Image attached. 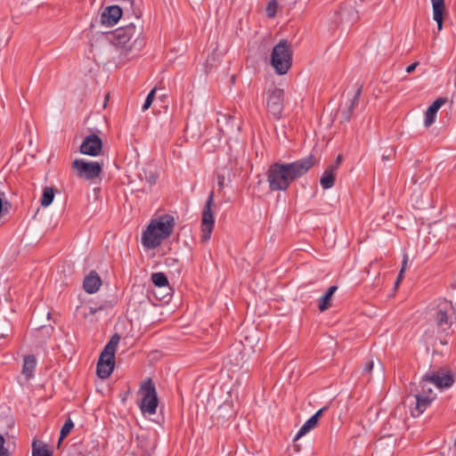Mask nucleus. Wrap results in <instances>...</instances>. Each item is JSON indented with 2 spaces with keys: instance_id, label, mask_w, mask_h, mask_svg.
Listing matches in <instances>:
<instances>
[{
  "instance_id": "f257e3e1",
  "label": "nucleus",
  "mask_w": 456,
  "mask_h": 456,
  "mask_svg": "<svg viewBox=\"0 0 456 456\" xmlns=\"http://www.w3.org/2000/svg\"><path fill=\"white\" fill-rule=\"evenodd\" d=\"M174 226L175 219L167 214L151 219L142 233V247L145 249H155L172 234Z\"/></svg>"
},
{
  "instance_id": "f03ea898",
  "label": "nucleus",
  "mask_w": 456,
  "mask_h": 456,
  "mask_svg": "<svg viewBox=\"0 0 456 456\" xmlns=\"http://www.w3.org/2000/svg\"><path fill=\"white\" fill-rule=\"evenodd\" d=\"M112 45L126 55L132 52H139L142 46V28L134 23L117 28L112 33Z\"/></svg>"
},
{
  "instance_id": "7ed1b4c3",
  "label": "nucleus",
  "mask_w": 456,
  "mask_h": 456,
  "mask_svg": "<svg viewBox=\"0 0 456 456\" xmlns=\"http://www.w3.org/2000/svg\"><path fill=\"white\" fill-rule=\"evenodd\" d=\"M120 337L118 334H114L100 354L96 372L98 377L102 379H108L114 370L115 352Z\"/></svg>"
},
{
  "instance_id": "20e7f679",
  "label": "nucleus",
  "mask_w": 456,
  "mask_h": 456,
  "mask_svg": "<svg viewBox=\"0 0 456 456\" xmlns=\"http://www.w3.org/2000/svg\"><path fill=\"white\" fill-rule=\"evenodd\" d=\"M271 65L278 75L286 74L292 65V50L290 44L281 39L273 49Z\"/></svg>"
},
{
  "instance_id": "39448f33",
  "label": "nucleus",
  "mask_w": 456,
  "mask_h": 456,
  "mask_svg": "<svg viewBox=\"0 0 456 456\" xmlns=\"http://www.w3.org/2000/svg\"><path fill=\"white\" fill-rule=\"evenodd\" d=\"M139 393L142 395V400L139 404L142 412L153 415L157 411L159 399L155 385L151 379L142 383Z\"/></svg>"
},
{
  "instance_id": "423d86ee",
  "label": "nucleus",
  "mask_w": 456,
  "mask_h": 456,
  "mask_svg": "<svg viewBox=\"0 0 456 456\" xmlns=\"http://www.w3.org/2000/svg\"><path fill=\"white\" fill-rule=\"evenodd\" d=\"M266 108L274 118L280 119L284 109V90L277 87L270 88L266 96Z\"/></svg>"
},
{
  "instance_id": "0eeeda50",
  "label": "nucleus",
  "mask_w": 456,
  "mask_h": 456,
  "mask_svg": "<svg viewBox=\"0 0 456 456\" xmlns=\"http://www.w3.org/2000/svg\"><path fill=\"white\" fill-rule=\"evenodd\" d=\"M214 201V192L211 191L208 197L206 204L202 211L201 220V236L202 242H206L210 239L211 232L215 224V217L211 207Z\"/></svg>"
},
{
  "instance_id": "6e6552de",
  "label": "nucleus",
  "mask_w": 456,
  "mask_h": 456,
  "mask_svg": "<svg viewBox=\"0 0 456 456\" xmlns=\"http://www.w3.org/2000/svg\"><path fill=\"white\" fill-rule=\"evenodd\" d=\"M316 162L315 156L310 154L304 159L288 164L273 163L268 171H308L314 167Z\"/></svg>"
},
{
  "instance_id": "1a4fd4ad",
  "label": "nucleus",
  "mask_w": 456,
  "mask_h": 456,
  "mask_svg": "<svg viewBox=\"0 0 456 456\" xmlns=\"http://www.w3.org/2000/svg\"><path fill=\"white\" fill-rule=\"evenodd\" d=\"M302 173H268L267 181L273 191L285 190L289 183Z\"/></svg>"
},
{
  "instance_id": "9d476101",
  "label": "nucleus",
  "mask_w": 456,
  "mask_h": 456,
  "mask_svg": "<svg viewBox=\"0 0 456 456\" xmlns=\"http://www.w3.org/2000/svg\"><path fill=\"white\" fill-rule=\"evenodd\" d=\"M425 380L434 384L438 388H447L452 386L453 378L450 371H431L425 375Z\"/></svg>"
},
{
  "instance_id": "9b49d317",
  "label": "nucleus",
  "mask_w": 456,
  "mask_h": 456,
  "mask_svg": "<svg viewBox=\"0 0 456 456\" xmlns=\"http://www.w3.org/2000/svg\"><path fill=\"white\" fill-rule=\"evenodd\" d=\"M102 148V142L101 138L92 134L85 137L80 145V152L86 155L97 156L101 152Z\"/></svg>"
},
{
  "instance_id": "f8f14e48",
  "label": "nucleus",
  "mask_w": 456,
  "mask_h": 456,
  "mask_svg": "<svg viewBox=\"0 0 456 456\" xmlns=\"http://www.w3.org/2000/svg\"><path fill=\"white\" fill-rule=\"evenodd\" d=\"M123 15V10L118 5L106 7L101 13V23L106 27H112Z\"/></svg>"
},
{
  "instance_id": "ddd939ff",
  "label": "nucleus",
  "mask_w": 456,
  "mask_h": 456,
  "mask_svg": "<svg viewBox=\"0 0 456 456\" xmlns=\"http://www.w3.org/2000/svg\"><path fill=\"white\" fill-rule=\"evenodd\" d=\"M134 177L127 175L128 183H135L137 178L140 182V185L135 186L136 190L145 191L155 184L158 176L156 173H132Z\"/></svg>"
},
{
  "instance_id": "4468645a",
  "label": "nucleus",
  "mask_w": 456,
  "mask_h": 456,
  "mask_svg": "<svg viewBox=\"0 0 456 456\" xmlns=\"http://www.w3.org/2000/svg\"><path fill=\"white\" fill-rule=\"evenodd\" d=\"M452 309V305L446 300H443L439 305V309L436 313V320L438 327L446 330L451 327V322L448 318V312Z\"/></svg>"
},
{
  "instance_id": "2eb2a0df",
  "label": "nucleus",
  "mask_w": 456,
  "mask_h": 456,
  "mask_svg": "<svg viewBox=\"0 0 456 456\" xmlns=\"http://www.w3.org/2000/svg\"><path fill=\"white\" fill-rule=\"evenodd\" d=\"M72 168L74 171H102V165L98 161L77 159L72 162Z\"/></svg>"
},
{
  "instance_id": "dca6fc26",
  "label": "nucleus",
  "mask_w": 456,
  "mask_h": 456,
  "mask_svg": "<svg viewBox=\"0 0 456 456\" xmlns=\"http://www.w3.org/2000/svg\"><path fill=\"white\" fill-rule=\"evenodd\" d=\"M415 397V406L411 408V416L416 418L420 416L431 404L434 401L430 397L426 395H421L419 393L414 395Z\"/></svg>"
},
{
  "instance_id": "f3484780",
  "label": "nucleus",
  "mask_w": 456,
  "mask_h": 456,
  "mask_svg": "<svg viewBox=\"0 0 456 456\" xmlns=\"http://www.w3.org/2000/svg\"><path fill=\"white\" fill-rule=\"evenodd\" d=\"M361 93L362 88L360 87L357 89L353 98L349 100V102L346 103L345 107L339 109L338 114L340 115L343 121H348L350 119L354 109L358 105Z\"/></svg>"
},
{
  "instance_id": "a211bd4d",
  "label": "nucleus",
  "mask_w": 456,
  "mask_h": 456,
  "mask_svg": "<svg viewBox=\"0 0 456 456\" xmlns=\"http://www.w3.org/2000/svg\"><path fill=\"white\" fill-rule=\"evenodd\" d=\"M445 102L446 100L444 98H438L428 108L425 112L424 119V126L426 127L430 126L435 122L437 111Z\"/></svg>"
},
{
  "instance_id": "6ab92c4d",
  "label": "nucleus",
  "mask_w": 456,
  "mask_h": 456,
  "mask_svg": "<svg viewBox=\"0 0 456 456\" xmlns=\"http://www.w3.org/2000/svg\"><path fill=\"white\" fill-rule=\"evenodd\" d=\"M102 286V280L99 274L92 271L84 280L83 287L84 289L89 293L94 294L99 290Z\"/></svg>"
},
{
  "instance_id": "aec40b11",
  "label": "nucleus",
  "mask_w": 456,
  "mask_h": 456,
  "mask_svg": "<svg viewBox=\"0 0 456 456\" xmlns=\"http://www.w3.org/2000/svg\"><path fill=\"white\" fill-rule=\"evenodd\" d=\"M217 125L223 134H230L234 131V117L226 113H218Z\"/></svg>"
},
{
  "instance_id": "412c9836",
  "label": "nucleus",
  "mask_w": 456,
  "mask_h": 456,
  "mask_svg": "<svg viewBox=\"0 0 456 456\" xmlns=\"http://www.w3.org/2000/svg\"><path fill=\"white\" fill-rule=\"evenodd\" d=\"M433 8V19L437 23L438 30L443 28L444 12L445 9L444 0H431Z\"/></svg>"
},
{
  "instance_id": "4be33fe9",
  "label": "nucleus",
  "mask_w": 456,
  "mask_h": 456,
  "mask_svg": "<svg viewBox=\"0 0 456 456\" xmlns=\"http://www.w3.org/2000/svg\"><path fill=\"white\" fill-rule=\"evenodd\" d=\"M37 366L36 357L32 354L24 356L21 373L25 376L26 379L34 377V371Z\"/></svg>"
},
{
  "instance_id": "5701e85b",
  "label": "nucleus",
  "mask_w": 456,
  "mask_h": 456,
  "mask_svg": "<svg viewBox=\"0 0 456 456\" xmlns=\"http://www.w3.org/2000/svg\"><path fill=\"white\" fill-rule=\"evenodd\" d=\"M337 286H330L326 291V293L320 298L318 307L321 312H324L325 310L330 307L332 297L334 293L337 291Z\"/></svg>"
},
{
  "instance_id": "b1692460",
  "label": "nucleus",
  "mask_w": 456,
  "mask_h": 456,
  "mask_svg": "<svg viewBox=\"0 0 456 456\" xmlns=\"http://www.w3.org/2000/svg\"><path fill=\"white\" fill-rule=\"evenodd\" d=\"M55 195V190L53 186H45L43 189L42 197L40 199V204L42 207H49L53 201Z\"/></svg>"
},
{
  "instance_id": "393cba45",
  "label": "nucleus",
  "mask_w": 456,
  "mask_h": 456,
  "mask_svg": "<svg viewBox=\"0 0 456 456\" xmlns=\"http://www.w3.org/2000/svg\"><path fill=\"white\" fill-rule=\"evenodd\" d=\"M32 456H53V453L46 444L34 441L32 444Z\"/></svg>"
},
{
  "instance_id": "a878e982",
  "label": "nucleus",
  "mask_w": 456,
  "mask_h": 456,
  "mask_svg": "<svg viewBox=\"0 0 456 456\" xmlns=\"http://www.w3.org/2000/svg\"><path fill=\"white\" fill-rule=\"evenodd\" d=\"M316 425H317V421L315 420V417H311L298 429L295 438L298 439L301 436H305L306 433H308L310 430H312Z\"/></svg>"
},
{
  "instance_id": "bb28decb",
  "label": "nucleus",
  "mask_w": 456,
  "mask_h": 456,
  "mask_svg": "<svg viewBox=\"0 0 456 456\" xmlns=\"http://www.w3.org/2000/svg\"><path fill=\"white\" fill-rule=\"evenodd\" d=\"M429 381L425 380V376L422 378L419 386L421 390L418 391L417 393L420 394L421 395H426L428 397H430L432 400H435L436 397V393L433 391L431 387L429 386Z\"/></svg>"
},
{
  "instance_id": "cd10ccee",
  "label": "nucleus",
  "mask_w": 456,
  "mask_h": 456,
  "mask_svg": "<svg viewBox=\"0 0 456 456\" xmlns=\"http://www.w3.org/2000/svg\"><path fill=\"white\" fill-rule=\"evenodd\" d=\"M102 173H77L78 176L89 183V184H96L99 183L102 180L101 175Z\"/></svg>"
},
{
  "instance_id": "c85d7f7f",
  "label": "nucleus",
  "mask_w": 456,
  "mask_h": 456,
  "mask_svg": "<svg viewBox=\"0 0 456 456\" xmlns=\"http://www.w3.org/2000/svg\"><path fill=\"white\" fill-rule=\"evenodd\" d=\"M151 281L159 288L168 286V280L163 273H153Z\"/></svg>"
},
{
  "instance_id": "c756f323",
  "label": "nucleus",
  "mask_w": 456,
  "mask_h": 456,
  "mask_svg": "<svg viewBox=\"0 0 456 456\" xmlns=\"http://www.w3.org/2000/svg\"><path fill=\"white\" fill-rule=\"evenodd\" d=\"M336 176L335 173H323L320 183L323 189H330L334 185Z\"/></svg>"
},
{
  "instance_id": "7c9ffc66",
  "label": "nucleus",
  "mask_w": 456,
  "mask_h": 456,
  "mask_svg": "<svg viewBox=\"0 0 456 456\" xmlns=\"http://www.w3.org/2000/svg\"><path fill=\"white\" fill-rule=\"evenodd\" d=\"M74 428L73 421L69 419L62 426L60 433L59 444L69 434L71 429Z\"/></svg>"
},
{
  "instance_id": "2f4dec72",
  "label": "nucleus",
  "mask_w": 456,
  "mask_h": 456,
  "mask_svg": "<svg viewBox=\"0 0 456 456\" xmlns=\"http://www.w3.org/2000/svg\"><path fill=\"white\" fill-rule=\"evenodd\" d=\"M155 94H156V88H153L150 91V93L148 94V95L145 99V102L142 107V111L147 110L151 107V105L154 100Z\"/></svg>"
},
{
  "instance_id": "473e14b6",
  "label": "nucleus",
  "mask_w": 456,
  "mask_h": 456,
  "mask_svg": "<svg viewBox=\"0 0 456 456\" xmlns=\"http://www.w3.org/2000/svg\"><path fill=\"white\" fill-rule=\"evenodd\" d=\"M277 7H278V4L275 0L270 1L266 6L267 16L270 18L274 17L276 14V12H277Z\"/></svg>"
},
{
  "instance_id": "72a5a7b5",
  "label": "nucleus",
  "mask_w": 456,
  "mask_h": 456,
  "mask_svg": "<svg viewBox=\"0 0 456 456\" xmlns=\"http://www.w3.org/2000/svg\"><path fill=\"white\" fill-rule=\"evenodd\" d=\"M344 160V157L343 155L339 154L337 156L335 161L333 164H331L330 166H329L325 171H336L338 168L340 167V165L342 163V161Z\"/></svg>"
},
{
  "instance_id": "f704fd0d",
  "label": "nucleus",
  "mask_w": 456,
  "mask_h": 456,
  "mask_svg": "<svg viewBox=\"0 0 456 456\" xmlns=\"http://www.w3.org/2000/svg\"><path fill=\"white\" fill-rule=\"evenodd\" d=\"M137 443H138V444H141V446L143 449V452L146 455H149L151 453V452L153 450V445L146 444L147 441L143 438L137 437Z\"/></svg>"
},
{
  "instance_id": "c9c22d12",
  "label": "nucleus",
  "mask_w": 456,
  "mask_h": 456,
  "mask_svg": "<svg viewBox=\"0 0 456 456\" xmlns=\"http://www.w3.org/2000/svg\"><path fill=\"white\" fill-rule=\"evenodd\" d=\"M5 439L0 434V456H11L9 450L4 446Z\"/></svg>"
},
{
  "instance_id": "e433bc0d",
  "label": "nucleus",
  "mask_w": 456,
  "mask_h": 456,
  "mask_svg": "<svg viewBox=\"0 0 456 456\" xmlns=\"http://www.w3.org/2000/svg\"><path fill=\"white\" fill-rule=\"evenodd\" d=\"M226 177L224 174H218L216 176V183L219 189H223L225 185Z\"/></svg>"
},
{
  "instance_id": "4c0bfd02",
  "label": "nucleus",
  "mask_w": 456,
  "mask_h": 456,
  "mask_svg": "<svg viewBox=\"0 0 456 456\" xmlns=\"http://www.w3.org/2000/svg\"><path fill=\"white\" fill-rule=\"evenodd\" d=\"M372 369H373V361L370 360L365 363L363 371L366 373H370L372 370Z\"/></svg>"
},
{
  "instance_id": "58836bf2",
  "label": "nucleus",
  "mask_w": 456,
  "mask_h": 456,
  "mask_svg": "<svg viewBox=\"0 0 456 456\" xmlns=\"http://www.w3.org/2000/svg\"><path fill=\"white\" fill-rule=\"evenodd\" d=\"M9 331H10V324L6 323V330L4 331V330H0V338L7 337Z\"/></svg>"
},
{
  "instance_id": "ea45409f",
  "label": "nucleus",
  "mask_w": 456,
  "mask_h": 456,
  "mask_svg": "<svg viewBox=\"0 0 456 456\" xmlns=\"http://www.w3.org/2000/svg\"><path fill=\"white\" fill-rule=\"evenodd\" d=\"M326 410V407H323L317 411L312 417H315V420L318 422L319 418L321 417L322 413Z\"/></svg>"
},
{
  "instance_id": "a19ab883",
  "label": "nucleus",
  "mask_w": 456,
  "mask_h": 456,
  "mask_svg": "<svg viewBox=\"0 0 456 456\" xmlns=\"http://www.w3.org/2000/svg\"><path fill=\"white\" fill-rule=\"evenodd\" d=\"M51 330L52 327H42L38 332L45 333L46 337H49Z\"/></svg>"
},
{
  "instance_id": "79ce46f5",
  "label": "nucleus",
  "mask_w": 456,
  "mask_h": 456,
  "mask_svg": "<svg viewBox=\"0 0 456 456\" xmlns=\"http://www.w3.org/2000/svg\"><path fill=\"white\" fill-rule=\"evenodd\" d=\"M417 66H418V62H414V63H412V64L409 65V66L406 68V72H407V73H411V72H412V71L416 69V67H417Z\"/></svg>"
},
{
  "instance_id": "37998d69",
  "label": "nucleus",
  "mask_w": 456,
  "mask_h": 456,
  "mask_svg": "<svg viewBox=\"0 0 456 456\" xmlns=\"http://www.w3.org/2000/svg\"><path fill=\"white\" fill-rule=\"evenodd\" d=\"M406 265H407V256H405L403 257V265H402V268H403V270L405 269Z\"/></svg>"
},
{
  "instance_id": "c03bdc74",
  "label": "nucleus",
  "mask_w": 456,
  "mask_h": 456,
  "mask_svg": "<svg viewBox=\"0 0 456 456\" xmlns=\"http://www.w3.org/2000/svg\"><path fill=\"white\" fill-rule=\"evenodd\" d=\"M403 273V268H402L400 273H399V275H398V278H397V282L402 279Z\"/></svg>"
},
{
  "instance_id": "a18cd8bd",
  "label": "nucleus",
  "mask_w": 456,
  "mask_h": 456,
  "mask_svg": "<svg viewBox=\"0 0 456 456\" xmlns=\"http://www.w3.org/2000/svg\"><path fill=\"white\" fill-rule=\"evenodd\" d=\"M96 311H97L96 309L91 307L90 308V314H94L96 313Z\"/></svg>"
},
{
  "instance_id": "49530a36",
  "label": "nucleus",
  "mask_w": 456,
  "mask_h": 456,
  "mask_svg": "<svg viewBox=\"0 0 456 456\" xmlns=\"http://www.w3.org/2000/svg\"><path fill=\"white\" fill-rule=\"evenodd\" d=\"M242 168L241 167H237V164L234 167H231V169H239Z\"/></svg>"
},
{
  "instance_id": "de8ad7c7",
  "label": "nucleus",
  "mask_w": 456,
  "mask_h": 456,
  "mask_svg": "<svg viewBox=\"0 0 456 456\" xmlns=\"http://www.w3.org/2000/svg\"><path fill=\"white\" fill-rule=\"evenodd\" d=\"M132 12L135 15L136 19L139 20V15L137 13H135L134 10H132Z\"/></svg>"
},
{
  "instance_id": "09e8293b",
  "label": "nucleus",
  "mask_w": 456,
  "mask_h": 456,
  "mask_svg": "<svg viewBox=\"0 0 456 456\" xmlns=\"http://www.w3.org/2000/svg\"><path fill=\"white\" fill-rule=\"evenodd\" d=\"M128 4H130V7L133 8L134 2L133 1H129Z\"/></svg>"
},
{
  "instance_id": "8fccbe9b",
  "label": "nucleus",
  "mask_w": 456,
  "mask_h": 456,
  "mask_svg": "<svg viewBox=\"0 0 456 456\" xmlns=\"http://www.w3.org/2000/svg\"><path fill=\"white\" fill-rule=\"evenodd\" d=\"M411 180H412L414 183H416V182H417V179H416L415 175H413V176H412Z\"/></svg>"
},
{
  "instance_id": "3c124183",
  "label": "nucleus",
  "mask_w": 456,
  "mask_h": 456,
  "mask_svg": "<svg viewBox=\"0 0 456 456\" xmlns=\"http://www.w3.org/2000/svg\"><path fill=\"white\" fill-rule=\"evenodd\" d=\"M126 12H129V10L126 7H124Z\"/></svg>"
},
{
  "instance_id": "603ef678",
  "label": "nucleus",
  "mask_w": 456,
  "mask_h": 456,
  "mask_svg": "<svg viewBox=\"0 0 456 456\" xmlns=\"http://www.w3.org/2000/svg\"><path fill=\"white\" fill-rule=\"evenodd\" d=\"M454 446H455V449H456V439H455Z\"/></svg>"
}]
</instances>
